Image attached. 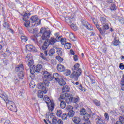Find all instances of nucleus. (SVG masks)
I'll use <instances>...</instances> for the list:
<instances>
[{
    "label": "nucleus",
    "mask_w": 124,
    "mask_h": 124,
    "mask_svg": "<svg viewBox=\"0 0 124 124\" xmlns=\"http://www.w3.org/2000/svg\"><path fill=\"white\" fill-rule=\"evenodd\" d=\"M43 75L44 82L39 83L37 87L39 90L42 89L44 93H47V87H49V84L50 83L48 81H52L53 80V74L46 71L43 72Z\"/></svg>",
    "instance_id": "obj_1"
},
{
    "label": "nucleus",
    "mask_w": 124,
    "mask_h": 124,
    "mask_svg": "<svg viewBox=\"0 0 124 124\" xmlns=\"http://www.w3.org/2000/svg\"><path fill=\"white\" fill-rule=\"evenodd\" d=\"M40 33H42V39L43 40H48L51 36V31H47L46 28H42L40 31Z\"/></svg>",
    "instance_id": "obj_2"
},
{
    "label": "nucleus",
    "mask_w": 124,
    "mask_h": 124,
    "mask_svg": "<svg viewBox=\"0 0 124 124\" xmlns=\"http://www.w3.org/2000/svg\"><path fill=\"white\" fill-rule=\"evenodd\" d=\"M82 74V70L79 69L76 71H74L70 76V78L74 79L75 81H78L79 77Z\"/></svg>",
    "instance_id": "obj_3"
},
{
    "label": "nucleus",
    "mask_w": 124,
    "mask_h": 124,
    "mask_svg": "<svg viewBox=\"0 0 124 124\" xmlns=\"http://www.w3.org/2000/svg\"><path fill=\"white\" fill-rule=\"evenodd\" d=\"M31 20L33 23L32 25L33 28H35L37 26H39L41 23V21L38 18L37 16H34L31 17Z\"/></svg>",
    "instance_id": "obj_4"
},
{
    "label": "nucleus",
    "mask_w": 124,
    "mask_h": 124,
    "mask_svg": "<svg viewBox=\"0 0 124 124\" xmlns=\"http://www.w3.org/2000/svg\"><path fill=\"white\" fill-rule=\"evenodd\" d=\"M7 107L9 110L12 111V112H15V113L17 112V108L16 107L15 103L13 101H8L7 103Z\"/></svg>",
    "instance_id": "obj_5"
},
{
    "label": "nucleus",
    "mask_w": 124,
    "mask_h": 124,
    "mask_svg": "<svg viewBox=\"0 0 124 124\" xmlns=\"http://www.w3.org/2000/svg\"><path fill=\"white\" fill-rule=\"evenodd\" d=\"M41 68H42V65L41 64H38L36 66L33 65L32 67H30V72L31 74H34L35 72L38 73L40 71Z\"/></svg>",
    "instance_id": "obj_6"
},
{
    "label": "nucleus",
    "mask_w": 124,
    "mask_h": 124,
    "mask_svg": "<svg viewBox=\"0 0 124 124\" xmlns=\"http://www.w3.org/2000/svg\"><path fill=\"white\" fill-rule=\"evenodd\" d=\"M47 101H45L46 103V104L47 105L48 110L51 112H53V111L54 110V108L55 107V104H54V102H52V101H51V100H50V98H47Z\"/></svg>",
    "instance_id": "obj_7"
},
{
    "label": "nucleus",
    "mask_w": 124,
    "mask_h": 124,
    "mask_svg": "<svg viewBox=\"0 0 124 124\" xmlns=\"http://www.w3.org/2000/svg\"><path fill=\"white\" fill-rule=\"evenodd\" d=\"M26 60L28 62V65L30 67H31L32 65H33V60H32V57L31 56V55L30 54H27Z\"/></svg>",
    "instance_id": "obj_8"
},
{
    "label": "nucleus",
    "mask_w": 124,
    "mask_h": 124,
    "mask_svg": "<svg viewBox=\"0 0 124 124\" xmlns=\"http://www.w3.org/2000/svg\"><path fill=\"white\" fill-rule=\"evenodd\" d=\"M70 97H72L70 93L63 92L61 93L60 98H59V99H60V100H62V99H65L66 103H67V100L68 98H70Z\"/></svg>",
    "instance_id": "obj_9"
},
{
    "label": "nucleus",
    "mask_w": 124,
    "mask_h": 124,
    "mask_svg": "<svg viewBox=\"0 0 124 124\" xmlns=\"http://www.w3.org/2000/svg\"><path fill=\"white\" fill-rule=\"evenodd\" d=\"M81 23L87 30L89 31H93V26L88 22L86 20H84V19L81 20Z\"/></svg>",
    "instance_id": "obj_10"
},
{
    "label": "nucleus",
    "mask_w": 124,
    "mask_h": 124,
    "mask_svg": "<svg viewBox=\"0 0 124 124\" xmlns=\"http://www.w3.org/2000/svg\"><path fill=\"white\" fill-rule=\"evenodd\" d=\"M72 97H70V98H68L67 99V103H70L72 102L73 103H77V102H79L80 98L78 97L77 98L73 97L72 94H71Z\"/></svg>",
    "instance_id": "obj_11"
},
{
    "label": "nucleus",
    "mask_w": 124,
    "mask_h": 124,
    "mask_svg": "<svg viewBox=\"0 0 124 124\" xmlns=\"http://www.w3.org/2000/svg\"><path fill=\"white\" fill-rule=\"evenodd\" d=\"M55 40H56V42H59V41H61L62 44H64V39H62V36H60V33L57 32L55 34Z\"/></svg>",
    "instance_id": "obj_12"
},
{
    "label": "nucleus",
    "mask_w": 124,
    "mask_h": 124,
    "mask_svg": "<svg viewBox=\"0 0 124 124\" xmlns=\"http://www.w3.org/2000/svg\"><path fill=\"white\" fill-rule=\"evenodd\" d=\"M90 117L91 115L88 113L83 115V120L85 122L84 124H91V121L89 120Z\"/></svg>",
    "instance_id": "obj_13"
},
{
    "label": "nucleus",
    "mask_w": 124,
    "mask_h": 124,
    "mask_svg": "<svg viewBox=\"0 0 124 124\" xmlns=\"http://www.w3.org/2000/svg\"><path fill=\"white\" fill-rule=\"evenodd\" d=\"M15 71L16 72H19V71H25V69H24V65L23 64H20L16 67L15 68Z\"/></svg>",
    "instance_id": "obj_14"
},
{
    "label": "nucleus",
    "mask_w": 124,
    "mask_h": 124,
    "mask_svg": "<svg viewBox=\"0 0 124 124\" xmlns=\"http://www.w3.org/2000/svg\"><path fill=\"white\" fill-rule=\"evenodd\" d=\"M26 48L27 50H28L30 52H31L32 51H36V48H35V47H34L33 46L31 45H26Z\"/></svg>",
    "instance_id": "obj_15"
},
{
    "label": "nucleus",
    "mask_w": 124,
    "mask_h": 124,
    "mask_svg": "<svg viewBox=\"0 0 124 124\" xmlns=\"http://www.w3.org/2000/svg\"><path fill=\"white\" fill-rule=\"evenodd\" d=\"M57 70L59 72H63V71H65V67L64 66L62 65L61 64H58L57 65Z\"/></svg>",
    "instance_id": "obj_16"
},
{
    "label": "nucleus",
    "mask_w": 124,
    "mask_h": 124,
    "mask_svg": "<svg viewBox=\"0 0 124 124\" xmlns=\"http://www.w3.org/2000/svg\"><path fill=\"white\" fill-rule=\"evenodd\" d=\"M64 19L65 22H66L67 23V24H71V23H73V21L74 20V17H71L69 16L65 17H64Z\"/></svg>",
    "instance_id": "obj_17"
},
{
    "label": "nucleus",
    "mask_w": 124,
    "mask_h": 124,
    "mask_svg": "<svg viewBox=\"0 0 124 124\" xmlns=\"http://www.w3.org/2000/svg\"><path fill=\"white\" fill-rule=\"evenodd\" d=\"M101 26H102V29L104 33H105V31H106L107 30H109V24L108 23L102 24Z\"/></svg>",
    "instance_id": "obj_18"
},
{
    "label": "nucleus",
    "mask_w": 124,
    "mask_h": 124,
    "mask_svg": "<svg viewBox=\"0 0 124 124\" xmlns=\"http://www.w3.org/2000/svg\"><path fill=\"white\" fill-rule=\"evenodd\" d=\"M18 78L19 79H24L25 77V71H20L17 74Z\"/></svg>",
    "instance_id": "obj_19"
},
{
    "label": "nucleus",
    "mask_w": 124,
    "mask_h": 124,
    "mask_svg": "<svg viewBox=\"0 0 124 124\" xmlns=\"http://www.w3.org/2000/svg\"><path fill=\"white\" fill-rule=\"evenodd\" d=\"M62 45H64V48L66 49H70V48H71V44H70V43H66L65 40L64 41V44H62Z\"/></svg>",
    "instance_id": "obj_20"
},
{
    "label": "nucleus",
    "mask_w": 124,
    "mask_h": 124,
    "mask_svg": "<svg viewBox=\"0 0 124 124\" xmlns=\"http://www.w3.org/2000/svg\"><path fill=\"white\" fill-rule=\"evenodd\" d=\"M28 31L31 33H33V34H37V29L36 28L33 29L31 28L28 29Z\"/></svg>",
    "instance_id": "obj_21"
},
{
    "label": "nucleus",
    "mask_w": 124,
    "mask_h": 124,
    "mask_svg": "<svg viewBox=\"0 0 124 124\" xmlns=\"http://www.w3.org/2000/svg\"><path fill=\"white\" fill-rule=\"evenodd\" d=\"M57 82L60 86H64V85H65V84L66 83L65 82V81H64V80L62 78H59V79L57 80Z\"/></svg>",
    "instance_id": "obj_22"
},
{
    "label": "nucleus",
    "mask_w": 124,
    "mask_h": 124,
    "mask_svg": "<svg viewBox=\"0 0 124 124\" xmlns=\"http://www.w3.org/2000/svg\"><path fill=\"white\" fill-rule=\"evenodd\" d=\"M59 101L61 102L60 105L61 108H62V109H64V108H65V107L66 106V104L65 103V102L61 100V99H59Z\"/></svg>",
    "instance_id": "obj_23"
},
{
    "label": "nucleus",
    "mask_w": 124,
    "mask_h": 124,
    "mask_svg": "<svg viewBox=\"0 0 124 124\" xmlns=\"http://www.w3.org/2000/svg\"><path fill=\"white\" fill-rule=\"evenodd\" d=\"M36 37H38L37 34H36V36L33 35L31 36V39L34 42L35 44H37V43H38V41L37 40V38H36Z\"/></svg>",
    "instance_id": "obj_24"
},
{
    "label": "nucleus",
    "mask_w": 124,
    "mask_h": 124,
    "mask_svg": "<svg viewBox=\"0 0 124 124\" xmlns=\"http://www.w3.org/2000/svg\"><path fill=\"white\" fill-rule=\"evenodd\" d=\"M50 45H54L57 42V41L56 40V38L54 37H52L49 40V41L48 42Z\"/></svg>",
    "instance_id": "obj_25"
},
{
    "label": "nucleus",
    "mask_w": 124,
    "mask_h": 124,
    "mask_svg": "<svg viewBox=\"0 0 124 124\" xmlns=\"http://www.w3.org/2000/svg\"><path fill=\"white\" fill-rule=\"evenodd\" d=\"M29 16H31V14L26 13L23 16V20L24 21H28V19L30 18Z\"/></svg>",
    "instance_id": "obj_26"
},
{
    "label": "nucleus",
    "mask_w": 124,
    "mask_h": 124,
    "mask_svg": "<svg viewBox=\"0 0 124 124\" xmlns=\"http://www.w3.org/2000/svg\"><path fill=\"white\" fill-rule=\"evenodd\" d=\"M54 48V49H57V50L56 51V53L58 55H59V56H62V48H57V47L54 46L53 47Z\"/></svg>",
    "instance_id": "obj_27"
},
{
    "label": "nucleus",
    "mask_w": 124,
    "mask_h": 124,
    "mask_svg": "<svg viewBox=\"0 0 124 124\" xmlns=\"http://www.w3.org/2000/svg\"><path fill=\"white\" fill-rule=\"evenodd\" d=\"M100 22L101 25H104L105 24H107L108 20L106 19V18L104 17H100Z\"/></svg>",
    "instance_id": "obj_28"
},
{
    "label": "nucleus",
    "mask_w": 124,
    "mask_h": 124,
    "mask_svg": "<svg viewBox=\"0 0 124 124\" xmlns=\"http://www.w3.org/2000/svg\"><path fill=\"white\" fill-rule=\"evenodd\" d=\"M53 76V79H55V81H58V80L60 79V75L58 73H55L52 75Z\"/></svg>",
    "instance_id": "obj_29"
},
{
    "label": "nucleus",
    "mask_w": 124,
    "mask_h": 124,
    "mask_svg": "<svg viewBox=\"0 0 124 124\" xmlns=\"http://www.w3.org/2000/svg\"><path fill=\"white\" fill-rule=\"evenodd\" d=\"M69 87H68V86L66 85L65 86H63V88L62 89V91L63 93H67L68 92H69Z\"/></svg>",
    "instance_id": "obj_30"
},
{
    "label": "nucleus",
    "mask_w": 124,
    "mask_h": 124,
    "mask_svg": "<svg viewBox=\"0 0 124 124\" xmlns=\"http://www.w3.org/2000/svg\"><path fill=\"white\" fill-rule=\"evenodd\" d=\"M105 121L103 118H102L101 117H99V116H98V121L97 122V124H104L105 123Z\"/></svg>",
    "instance_id": "obj_31"
},
{
    "label": "nucleus",
    "mask_w": 124,
    "mask_h": 124,
    "mask_svg": "<svg viewBox=\"0 0 124 124\" xmlns=\"http://www.w3.org/2000/svg\"><path fill=\"white\" fill-rule=\"evenodd\" d=\"M74 114H75V111H73V110H70L68 112V116L69 118H72L74 116Z\"/></svg>",
    "instance_id": "obj_32"
},
{
    "label": "nucleus",
    "mask_w": 124,
    "mask_h": 124,
    "mask_svg": "<svg viewBox=\"0 0 124 124\" xmlns=\"http://www.w3.org/2000/svg\"><path fill=\"white\" fill-rule=\"evenodd\" d=\"M95 26H96V28L97 29V30H98L100 32V33H101V34H104V32H103V30H102V29H101V28L100 27V26H99V25L96 24Z\"/></svg>",
    "instance_id": "obj_33"
},
{
    "label": "nucleus",
    "mask_w": 124,
    "mask_h": 124,
    "mask_svg": "<svg viewBox=\"0 0 124 124\" xmlns=\"http://www.w3.org/2000/svg\"><path fill=\"white\" fill-rule=\"evenodd\" d=\"M55 53H56V50H55V49L51 48V49H50V50H49V51L48 52V55L50 57H52L53 56V55H54V54H55Z\"/></svg>",
    "instance_id": "obj_34"
},
{
    "label": "nucleus",
    "mask_w": 124,
    "mask_h": 124,
    "mask_svg": "<svg viewBox=\"0 0 124 124\" xmlns=\"http://www.w3.org/2000/svg\"><path fill=\"white\" fill-rule=\"evenodd\" d=\"M21 41H22V42H27V41H28V39H29V38L25 35H22L21 36Z\"/></svg>",
    "instance_id": "obj_35"
},
{
    "label": "nucleus",
    "mask_w": 124,
    "mask_h": 124,
    "mask_svg": "<svg viewBox=\"0 0 124 124\" xmlns=\"http://www.w3.org/2000/svg\"><path fill=\"white\" fill-rule=\"evenodd\" d=\"M69 37L71 40H72V41H75V36L73 33H70V34L69 35Z\"/></svg>",
    "instance_id": "obj_36"
},
{
    "label": "nucleus",
    "mask_w": 124,
    "mask_h": 124,
    "mask_svg": "<svg viewBox=\"0 0 124 124\" xmlns=\"http://www.w3.org/2000/svg\"><path fill=\"white\" fill-rule=\"evenodd\" d=\"M123 80L121 81V90L124 91V75L123 77Z\"/></svg>",
    "instance_id": "obj_37"
},
{
    "label": "nucleus",
    "mask_w": 124,
    "mask_h": 124,
    "mask_svg": "<svg viewBox=\"0 0 124 124\" xmlns=\"http://www.w3.org/2000/svg\"><path fill=\"white\" fill-rule=\"evenodd\" d=\"M56 114L57 117H62V111L61 109H58L57 110Z\"/></svg>",
    "instance_id": "obj_38"
},
{
    "label": "nucleus",
    "mask_w": 124,
    "mask_h": 124,
    "mask_svg": "<svg viewBox=\"0 0 124 124\" xmlns=\"http://www.w3.org/2000/svg\"><path fill=\"white\" fill-rule=\"evenodd\" d=\"M70 28L75 31H77V26H76V25L73 23L71 24Z\"/></svg>",
    "instance_id": "obj_39"
},
{
    "label": "nucleus",
    "mask_w": 124,
    "mask_h": 124,
    "mask_svg": "<svg viewBox=\"0 0 124 124\" xmlns=\"http://www.w3.org/2000/svg\"><path fill=\"white\" fill-rule=\"evenodd\" d=\"M79 67H80V64L78 63H76L74 66V70H76V71H77L78 69H80Z\"/></svg>",
    "instance_id": "obj_40"
},
{
    "label": "nucleus",
    "mask_w": 124,
    "mask_h": 124,
    "mask_svg": "<svg viewBox=\"0 0 124 124\" xmlns=\"http://www.w3.org/2000/svg\"><path fill=\"white\" fill-rule=\"evenodd\" d=\"M110 9L112 11L117 10V6H116V4H114V3H112L110 6Z\"/></svg>",
    "instance_id": "obj_41"
},
{
    "label": "nucleus",
    "mask_w": 124,
    "mask_h": 124,
    "mask_svg": "<svg viewBox=\"0 0 124 124\" xmlns=\"http://www.w3.org/2000/svg\"><path fill=\"white\" fill-rule=\"evenodd\" d=\"M80 115H81V116L87 115V113H86V109L85 108H82L81 110H80Z\"/></svg>",
    "instance_id": "obj_42"
},
{
    "label": "nucleus",
    "mask_w": 124,
    "mask_h": 124,
    "mask_svg": "<svg viewBox=\"0 0 124 124\" xmlns=\"http://www.w3.org/2000/svg\"><path fill=\"white\" fill-rule=\"evenodd\" d=\"M119 43L120 41L116 40V38L114 39L113 45H114V46H118Z\"/></svg>",
    "instance_id": "obj_43"
},
{
    "label": "nucleus",
    "mask_w": 124,
    "mask_h": 124,
    "mask_svg": "<svg viewBox=\"0 0 124 124\" xmlns=\"http://www.w3.org/2000/svg\"><path fill=\"white\" fill-rule=\"evenodd\" d=\"M93 103L96 105V106H100V102L97 100H94Z\"/></svg>",
    "instance_id": "obj_44"
},
{
    "label": "nucleus",
    "mask_w": 124,
    "mask_h": 124,
    "mask_svg": "<svg viewBox=\"0 0 124 124\" xmlns=\"http://www.w3.org/2000/svg\"><path fill=\"white\" fill-rule=\"evenodd\" d=\"M104 117H105V119L106 121H107V122H108L109 121V114H108V113H105L104 114Z\"/></svg>",
    "instance_id": "obj_45"
},
{
    "label": "nucleus",
    "mask_w": 124,
    "mask_h": 124,
    "mask_svg": "<svg viewBox=\"0 0 124 124\" xmlns=\"http://www.w3.org/2000/svg\"><path fill=\"white\" fill-rule=\"evenodd\" d=\"M25 22H26L24 23V26L26 27V28H29L30 27V24L31 22L30 20H26Z\"/></svg>",
    "instance_id": "obj_46"
},
{
    "label": "nucleus",
    "mask_w": 124,
    "mask_h": 124,
    "mask_svg": "<svg viewBox=\"0 0 124 124\" xmlns=\"http://www.w3.org/2000/svg\"><path fill=\"white\" fill-rule=\"evenodd\" d=\"M58 123V120H57V118L56 117L53 116L52 118V124H57Z\"/></svg>",
    "instance_id": "obj_47"
},
{
    "label": "nucleus",
    "mask_w": 124,
    "mask_h": 124,
    "mask_svg": "<svg viewBox=\"0 0 124 124\" xmlns=\"http://www.w3.org/2000/svg\"><path fill=\"white\" fill-rule=\"evenodd\" d=\"M62 120H66L67 118V114L66 113L62 114L61 115Z\"/></svg>",
    "instance_id": "obj_48"
},
{
    "label": "nucleus",
    "mask_w": 124,
    "mask_h": 124,
    "mask_svg": "<svg viewBox=\"0 0 124 124\" xmlns=\"http://www.w3.org/2000/svg\"><path fill=\"white\" fill-rule=\"evenodd\" d=\"M30 88H31L32 89H33V88L34 87H35V83H34V82L33 81H31L30 83Z\"/></svg>",
    "instance_id": "obj_49"
},
{
    "label": "nucleus",
    "mask_w": 124,
    "mask_h": 124,
    "mask_svg": "<svg viewBox=\"0 0 124 124\" xmlns=\"http://www.w3.org/2000/svg\"><path fill=\"white\" fill-rule=\"evenodd\" d=\"M56 59L57 60H58V61H59L60 62H62V61H63V59L62 57H61V56H56Z\"/></svg>",
    "instance_id": "obj_50"
},
{
    "label": "nucleus",
    "mask_w": 124,
    "mask_h": 124,
    "mask_svg": "<svg viewBox=\"0 0 124 124\" xmlns=\"http://www.w3.org/2000/svg\"><path fill=\"white\" fill-rule=\"evenodd\" d=\"M38 97H39V98H42L43 97V93L41 92H39L38 93Z\"/></svg>",
    "instance_id": "obj_51"
},
{
    "label": "nucleus",
    "mask_w": 124,
    "mask_h": 124,
    "mask_svg": "<svg viewBox=\"0 0 124 124\" xmlns=\"http://www.w3.org/2000/svg\"><path fill=\"white\" fill-rule=\"evenodd\" d=\"M49 45H50V43H49V42H48V41H46L45 42H44L43 46H46V47H48V46H49Z\"/></svg>",
    "instance_id": "obj_52"
},
{
    "label": "nucleus",
    "mask_w": 124,
    "mask_h": 124,
    "mask_svg": "<svg viewBox=\"0 0 124 124\" xmlns=\"http://www.w3.org/2000/svg\"><path fill=\"white\" fill-rule=\"evenodd\" d=\"M66 109L67 110V111H70V110H72V109H73V107L70 105H69L67 106Z\"/></svg>",
    "instance_id": "obj_53"
},
{
    "label": "nucleus",
    "mask_w": 124,
    "mask_h": 124,
    "mask_svg": "<svg viewBox=\"0 0 124 124\" xmlns=\"http://www.w3.org/2000/svg\"><path fill=\"white\" fill-rule=\"evenodd\" d=\"M64 71H65L66 75L67 76L70 75V74L71 73V71H70V70H65Z\"/></svg>",
    "instance_id": "obj_54"
},
{
    "label": "nucleus",
    "mask_w": 124,
    "mask_h": 124,
    "mask_svg": "<svg viewBox=\"0 0 124 124\" xmlns=\"http://www.w3.org/2000/svg\"><path fill=\"white\" fill-rule=\"evenodd\" d=\"M123 109L124 110H122V112L123 113H124V107H123ZM119 120L120 121H123V122L124 123V115L123 116H121L120 118H119Z\"/></svg>",
    "instance_id": "obj_55"
},
{
    "label": "nucleus",
    "mask_w": 124,
    "mask_h": 124,
    "mask_svg": "<svg viewBox=\"0 0 124 124\" xmlns=\"http://www.w3.org/2000/svg\"><path fill=\"white\" fill-rule=\"evenodd\" d=\"M44 54L43 53H41L40 57L43 59V60H44V61H48V59L45 57L44 56Z\"/></svg>",
    "instance_id": "obj_56"
},
{
    "label": "nucleus",
    "mask_w": 124,
    "mask_h": 124,
    "mask_svg": "<svg viewBox=\"0 0 124 124\" xmlns=\"http://www.w3.org/2000/svg\"><path fill=\"white\" fill-rule=\"evenodd\" d=\"M119 68H120V69H121L122 70H123V69H124V64L123 63H121L119 64Z\"/></svg>",
    "instance_id": "obj_57"
},
{
    "label": "nucleus",
    "mask_w": 124,
    "mask_h": 124,
    "mask_svg": "<svg viewBox=\"0 0 124 124\" xmlns=\"http://www.w3.org/2000/svg\"><path fill=\"white\" fill-rule=\"evenodd\" d=\"M9 63V62L8 60H5L3 62V63H4V65H7V64H8Z\"/></svg>",
    "instance_id": "obj_58"
},
{
    "label": "nucleus",
    "mask_w": 124,
    "mask_h": 124,
    "mask_svg": "<svg viewBox=\"0 0 124 124\" xmlns=\"http://www.w3.org/2000/svg\"><path fill=\"white\" fill-rule=\"evenodd\" d=\"M74 61H75V62H77V61H78V56H77V55H74Z\"/></svg>",
    "instance_id": "obj_59"
},
{
    "label": "nucleus",
    "mask_w": 124,
    "mask_h": 124,
    "mask_svg": "<svg viewBox=\"0 0 124 124\" xmlns=\"http://www.w3.org/2000/svg\"><path fill=\"white\" fill-rule=\"evenodd\" d=\"M78 89H79V90H81L82 91H84V90H85V88H84V87H83V86H82V84H80L78 86Z\"/></svg>",
    "instance_id": "obj_60"
},
{
    "label": "nucleus",
    "mask_w": 124,
    "mask_h": 124,
    "mask_svg": "<svg viewBox=\"0 0 124 124\" xmlns=\"http://www.w3.org/2000/svg\"><path fill=\"white\" fill-rule=\"evenodd\" d=\"M78 89H79V90H81L82 91H84V90H85V88H84V87H83V86H82V84H80L78 86Z\"/></svg>",
    "instance_id": "obj_61"
},
{
    "label": "nucleus",
    "mask_w": 124,
    "mask_h": 124,
    "mask_svg": "<svg viewBox=\"0 0 124 124\" xmlns=\"http://www.w3.org/2000/svg\"><path fill=\"white\" fill-rule=\"evenodd\" d=\"M57 124H63V122L61 119H59L57 120Z\"/></svg>",
    "instance_id": "obj_62"
},
{
    "label": "nucleus",
    "mask_w": 124,
    "mask_h": 124,
    "mask_svg": "<svg viewBox=\"0 0 124 124\" xmlns=\"http://www.w3.org/2000/svg\"><path fill=\"white\" fill-rule=\"evenodd\" d=\"M93 23H94V25L96 26V25L98 24L97 23V20H96L95 18H93Z\"/></svg>",
    "instance_id": "obj_63"
},
{
    "label": "nucleus",
    "mask_w": 124,
    "mask_h": 124,
    "mask_svg": "<svg viewBox=\"0 0 124 124\" xmlns=\"http://www.w3.org/2000/svg\"><path fill=\"white\" fill-rule=\"evenodd\" d=\"M14 79H15V81H16V83H18V82L20 81V78H18V77H15Z\"/></svg>",
    "instance_id": "obj_64"
}]
</instances>
